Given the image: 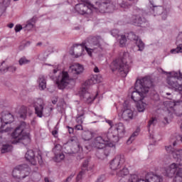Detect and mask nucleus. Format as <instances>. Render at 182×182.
Here are the masks:
<instances>
[{
  "mask_svg": "<svg viewBox=\"0 0 182 182\" xmlns=\"http://www.w3.org/2000/svg\"><path fill=\"white\" fill-rule=\"evenodd\" d=\"M15 31L16 32H19V31H21V29H22V26L21 25H16V26H15Z\"/></svg>",
  "mask_w": 182,
  "mask_h": 182,
  "instance_id": "obj_46",
  "label": "nucleus"
},
{
  "mask_svg": "<svg viewBox=\"0 0 182 182\" xmlns=\"http://www.w3.org/2000/svg\"><path fill=\"white\" fill-rule=\"evenodd\" d=\"M149 2H150V4H151V5H153V4H151V1H149Z\"/></svg>",
  "mask_w": 182,
  "mask_h": 182,
  "instance_id": "obj_61",
  "label": "nucleus"
},
{
  "mask_svg": "<svg viewBox=\"0 0 182 182\" xmlns=\"http://www.w3.org/2000/svg\"><path fill=\"white\" fill-rule=\"evenodd\" d=\"M83 116H85V112H82L81 114H77L76 117V122L78 124H82V123H83Z\"/></svg>",
  "mask_w": 182,
  "mask_h": 182,
  "instance_id": "obj_39",
  "label": "nucleus"
},
{
  "mask_svg": "<svg viewBox=\"0 0 182 182\" xmlns=\"http://www.w3.org/2000/svg\"><path fill=\"white\" fill-rule=\"evenodd\" d=\"M77 46H82V48H85L86 52L88 53L90 56H92V50H93V48H87V46H86L85 42H82L81 44H74L73 47L76 48Z\"/></svg>",
  "mask_w": 182,
  "mask_h": 182,
  "instance_id": "obj_31",
  "label": "nucleus"
},
{
  "mask_svg": "<svg viewBox=\"0 0 182 182\" xmlns=\"http://www.w3.org/2000/svg\"><path fill=\"white\" fill-rule=\"evenodd\" d=\"M93 143L96 149H105L106 146L110 147L109 144L112 143V137L109 136V132H107L102 136L95 137Z\"/></svg>",
  "mask_w": 182,
  "mask_h": 182,
  "instance_id": "obj_8",
  "label": "nucleus"
},
{
  "mask_svg": "<svg viewBox=\"0 0 182 182\" xmlns=\"http://www.w3.org/2000/svg\"><path fill=\"white\" fill-rule=\"evenodd\" d=\"M166 75H169L166 78V83L170 89L182 92V73L180 72H164Z\"/></svg>",
  "mask_w": 182,
  "mask_h": 182,
  "instance_id": "obj_6",
  "label": "nucleus"
},
{
  "mask_svg": "<svg viewBox=\"0 0 182 182\" xmlns=\"http://www.w3.org/2000/svg\"><path fill=\"white\" fill-rule=\"evenodd\" d=\"M130 63H133V60L130 54L127 52H124L122 56L113 61L112 72L118 70L123 77L127 76V73L130 72Z\"/></svg>",
  "mask_w": 182,
  "mask_h": 182,
  "instance_id": "obj_4",
  "label": "nucleus"
},
{
  "mask_svg": "<svg viewBox=\"0 0 182 182\" xmlns=\"http://www.w3.org/2000/svg\"><path fill=\"white\" fill-rule=\"evenodd\" d=\"M177 48L171 50V53H181L182 52V33H180L176 41Z\"/></svg>",
  "mask_w": 182,
  "mask_h": 182,
  "instance_id": "obj_28",
  "label": "nucleus"
},
{
  "mask_svg": "<svg viewBox=\"0 0 182 182\" xmlns=\"http://www.w3.org/2000/svg\"><path fill=\"white\" fill-rule=\"evenodd\" d=\"M127 174H129V169L127 168H123L117 173V176H118V177H124V176H127Z\"/></svg>",
  "mask_w": 182,
  "mask_h": 182,
  "instance_id": "obj_36",
  "label": "nucleus"
},
{
  "mask_svg": "<svg viewBox=\"0 0 182 182\" xmlns=\"http://www.w3.org/2000/svg\"><path fill=\"white\" fill-rule=\"evenodd\" d=\"M39 45H42V43H38L37 46H39Z\"/></svg>",
  "mask_w": 182,
  "mask_h": 182,
  "instance_id": "obj_58",
  "label": "nucleus"
},
{
  "mask_svg": "<svg viewBox=\"0 0 182 182\" xmlns=\"http://www.w3.org/2000/svg\"><path fill=\"white\" fill-rule=\"evenodd\" d=\"M157 123V119L152 117L148 122V127H151V126H155Z\"/></svg>",
  "mask_w": 182,
  "mask_h": 182,
  "instance_id": "obj_43",
  "label": "nucleus"
},
{
  "mask_svg": "<svg viewBox=\"0 0 182 182\" xmlns=\"http://www.w3.org/2000/svg\"><path fill=\"white\" fill-rule=\"evenodd\" d=\"M176 145H177V141H174L173 142V146L175 147V146H176Z\"/></svg>",
  "mask_w": 182,
  "mask_h": 182,
  "instance_id": "obj_56",
  "label": "nucleus"
},
{
  "mask_svg": "<svg viewBox=\"0 0 182 182\" xmlns=\"http://www.w3.org/2000/svg\"><path fill=\"white\" fill-rule=\"evenodd\" d=\"M44 181H45V182H50V181H49V178H44Z\"/></svg>",
  "mask_w": 182,
  "mask_h": 182,
  "instance_id": "obj_57",
  "label": "nucleus"
},
{
  "mask_svg": "<svg viewBox=\"0 0 182 182\" xmlns=\"http://www.w3.org/2000/svg\"><path fill=\"white\" fill-rule=\"evenodd\" d=\"M133 5V3H129V1H122L120 4L119 6L120 8H124V9H126L127 8H130Z\"/></svg>",
  "mask_w": 182,
  "mask_h": 182,
  "instance_id": "obj_41",
  "label": "nucleus"
},
{
  "mask_svg": "<svg viewBox=\"0 0 182 182\" xmlns=\"http://www.w3.org/2000/svg\"><path fill=\"white\" fill-rule=\"evenodd\" d=\"M102 3L96 1L95 4H92V11H99V12L105 13L106 11L110 12L112 9H114L113 4H110L112 0H103Z\"/></svg>",
  "mask_w": 182,
  "mask_h": 182,
  "instance_id": "obj_10",
  "label": "nucleus"
},
{
  "mask_svg": "<svg viewBox=\"0 0 182 182\" xmlns=\"http://www.w3.org/2000/svg\"><path fill=\"white\" fill-rule=\"evenodd\" d=\"M151 12H153L154 16L156 15H161L163 21H166L168 16L167 9L161 6H153V8H151Z\"/></svg>",
  "mask_w": 182,
  "mask_h": 182,
  "instance_id": "obj_17",
  "label": "nucleus"
},
{
  "mask_svg": "<svg viewBox=\"0 0 182 182\" xmlns=\"http://www.w3.org/2000/svg\"><path fill=\"white\" fill-rule=\"evenodd\" d=\"M100 156H103V154H102V153H100Z\"/></svg>",
  "mask_w": 182,
  "mask_h": 182,
  "instance_id": "obj_60",
  "label": "nucleus"
},
{
  "mask_svg": "<svg viewBox=\"0 0 182 182\" xmlns=\"http://www.w3.org/2000/svg\"><path fill=\"white\" fill-rule=\"evenodd\" d=\"M109 147L113 146H109L108 145H107L103 149H100V150L96 153L97 157H98V159H100V160L106 159V157H107V156L110 154V149H109Z\"/></svg>",
  "mask_w": 182,
  "mask_h": 182,
  "instance_id": "obj_23",
  "label": "nucleus"
},
{
  "mask_svg": "<svg viewBox=\"0 0 182 182\" xmlns=\"http://www.w3.org/2000/svg\"><path fill=\"white\" fill-rule=\"evenodd\" d=\"M25 158L27 161H29L33 166H36V163L38 161L40 165L43 164V160L42 159V155L38 154L36 157L35 156V152L33 150L30 149L27 151L25 155Z\"/></svg>",
  "mask_w": 182,
  "mask_h": 182,
  "instance_id": "obj_12",
  "label": "nucleus"
},
{
  "mask_svg": "<svg viewBox=\"0 0 182 182\" xmlns=\"http://www.w3.org/2000/svg\"><path fill=\"white\" fill-rule=\"evenodd\" d=\"M146 106H147V105L141 100L137 102L136 109L138 112H143L144 110H146Z\"/></svg>",
  "mask_w": 182,
  "mask_h": 182,
  "instance_id": "obj_33",
  "label": "nucleus"
},
{
  "mask_svg": "<svg viewBox=\"0 0 182 182\" xmlns=\"http://www.w3.org/2000/svg\"><path fill=\"white\" fill-rule=\"evenodd\" d=\"M14 122V116L11 114H7L4 115L2 118L0 117V127L1 129H3V127L5 126V124H9L10 123H12ZM2 132L0 130V132Z\"/></svg>",
  "mask_w": 182,
  "mask_h": 182,
  "instance_id": "obj_24",
  "label": "nucleus"
},
{
  "mask_svg": "<svg viewBox=\"0 0 182 182\" xmlns=\"http://www.w3.org/2000/svg\"><path fill=\"white\" fill-rule=\"evenodd\" d=\"M33 26H35V18H32L28 21L25 28L26 31H31V29H33Z\"/></svg>",
  "mask_w": 182,
  "mask_h": 182,
  "instance_id": "obj_34",
  "label": "nucleus"
},
{
  "mask_svg": "<svg viewBox=\"0 0 182 182\" xmlns=\"http://www.w3.org/2000/svg\"><path fill=\"white\" fill-rule=\"evenodd\" d=\"M8 27L10 28V29H12V28H14V23H11L8 25Z\"/></svg>",
  "mask_w": 182,
  "mask_h": 182,
  "instance_id": "obj_54",
  "label": "nucleus"
},
{
  "mask_svg": "<svg viewBox=\"0 0 182 182\" xmlns=\"http://www.w3.org/2000/svg\"><path fill=\"white\" fill-rule=\"evenodd\" d=\"M73 177H75V174L72 173L65 180L63 181V182H70L72 181V178H73Z\"/></svg>",
  "mask_w": 182,
  "mask_h": 182,
  "instance_id": "obj_45",
  "label": "nucleus"
},
{
  "mask_svg": "<svg viewBox=\"0 0 182 182\" xmlns=\"http://www.w3.org/2000/svg\"><path fill=\"white\" fill-rule=\"evenodd\" d=\"M114 33H116L117 35V33H119V31H117V30H112V34L113 35Z\"/></svg>",
  "mask_w": 182,
  "mask_h": 182,
  "instance_id": "obj_51",
  "label": "nucleus"
},
{
  "mask_svg": "<svg viewBox=\"0 0 182 182\" xmlns=\"http://www.w3.org/2000/svg\"><path fill=\"white\" fill-rule=\"evenodd\" d=\"M52 134H53V136H55V134H58V131H56V130L52 131Z\"/></svg>",
  "mask_w": 182,
  "mask_h": 182,
  "instance_id": "obj_55",
  "label": "nucleus"
},
{
  "mask_svg": "<svg viewBox=\"0 0 182 182\" xmlns=\"http://www.w3.org/2000/svg\"><path fill=\"white\" fill-rule=\"evenodd\" d=\"M57 72H58V70H53V73H56Z\"/></svg>",
  "mask_w": 182,
  "mask_h": 182,
  "instance_id": "obj_59",
  "label": "nucleus"
},
{
  "mask_svg": "<svg viewBox=\"0 0 182 182\" xmlns=\"http://www.w3.org/2000/svg\"><path fill=\"white\" fill-rule=\"evenodd\" d=\"M142 181L145 182H161L163 178L159 175H154V173H149L145 176V180L143 179Z\"/></svg>",
  "mask_w": 182,
  "mask_h": 182,
  "instance_id": "obj_25",
  "label": "nucleus"
},
{
  "mask_svg": "<svg viewBox=\"0 0 182 182\" xmlns=\"http://www.w3.org/2000/svg\"><path fill=\"white\" fill-rule=\"evenodd\" d=\"M80 96L81 100H83L85 103H92L96 99V97L92 96L89 92H87V88L82 87L80 91Z\"/></svg>",
  "mask_w": 182,
  "mask_h": 182,
  "instance_id": "obj_19",
  "label": "nucleus"
},
{
  "mask_svg": "<svg viewBox=\"0 0 182 182\" xmlns=\"http://www.w3.org/2000/svg\"><path fill=\"white\" fill-rule=\"evenodd\" d=\"M14 1H19V0H14Z\"/></svg>",
  "mask_w": 182,
  "mask_h": 182,
  "instance_id": "obj_62",
  "label": "nucleus"
},
{
  "mask_svg": "<svg viewBox=\"0 0 182 182\" xmlns=\"http://www.w3.org/2000/svg\"><path fill=\"white\" fill-rule=\"evenodd\" d=\"M103 41V38L100 36H91L87 38V42L91 45V46H96L97 48H100V42Z\"/></svg>",
  "mask_w": 182,
  "mask_h": 182,
  "instance_id": "obj_22",
  "label": "nucleus"
},
{
  "mask_svg": "<svg viewBox=\"0 0 182 182\" xmlns=\"http://www.w3.org/2000/svg\"><path fill=\"white\" fill-rule=\"evenodd\" d=\"M123 106L124 108L122 109L121 113L119 114V116H121L123 120H132V119H133V111L129 109L127 102H124Z\"/></svg>",
  "mask_w": 182,
  "mask_h": 182,
  "instance_id": "obj_18",
  "label": "nucleus"
},
{
  "mask_svg": "<svg viewBox=\"0 0 182 182\" xmlns=\"http://www.w3.org/2000/svg\"><path fill=\"white\" fill-rule=\"evenodd\" d=\"M75 146H76V147H77V151H80V149H82V146L80 145V144L77 143Z\"/></svg>",
  "mask_w": 182,
  "mask_h": 182,
  "instance_id": "obj_49",
  "label": "nucleus"
},
{
  "mask_svg": "<svg viewBox=\"0 0 182 182\" xmlns=\"http://www.w3.org/2000/svg\"><path fill=\"white\" fill-rule=\"evenodd\" d=\"M56 85L58 89H72L75 85V79L70 78L69 73L66 71H63L62 73L56 79Z\"/></svg>",
  "mask_w": 182,
  "mask_h": 182,
  "instance_id": "obj_7",
  "label": "nucleus"
},
{
  "mask_svg": "<svg viewBox=\"0 0 182 182\" xmlns=\"http://www.w3.org/2000/svg\"><path fill=\"white\" fill-rule=\"evenodd\" d=\"M166 150L168 153H171L173 159H176L177 163H173L166 168V176L167 177H173L176 174L173 182H182V168H178V166H182V149L174 151L173 146L169 145L166 146Z\"/></svg>",
  "mask_w": 182,
  "mask_h": 182,
  "instance_id": "obj_1",
  "label": "nucleus"
},
{
  "mask_svg": "<svg viewBox=\"0 0 182 182\" xmlns=\"http://www.w3.org/2000/svg\"><path fill=\"white\" fill-rule=\"evenodd\" d=\"M151 87H153V81L150 77H144L136 80L135 82L134 91L132 92L131 99L134 102H140L144 99V95L149 93Z\"/></svg>",
  "mask_w": 182,
  "mask_h": 182,
  "instance_id": "obj_2",
  "label": "nucleus"
},
{
  "mask_svg": "<svg viewBox=\"0 0 182 182\" xmlns=\"http://www.w3.org/2000/svg\"><path fill=\"white\" fill-rule=\"evenodd\" d=\"M93 137V134L90 131H85L82 133V138L85 141H89Z\"/></svg>",
  "mask_w": 182,
  "mask_h": 182,
  "instance_id": "obj_30",
  "label": "nucleus"
},
{
  "mask_svg": "<svg viewBox=\"0 0 182 182\" xmlns=\"http://www.w3.org/2000/svg\"><path fill=\"white\" fill-rule=\"evenodd\" d=\"M52 103H53V105H56V103H58V98H56L55 100H53L52 101Z\"/></svg>",
  "mask_w": 182,
  "mask_h": 182,
  "instance_id": "obj_52",
  "label": "nucleus"
},
{
  "mask_svg": "<svg viewBox=\"0 0 182 182\" xmlns=\"http://www.w3.org/2000/svg\"><path fill=\"white\" fill-rule=\"evenodd\" d=\"M146 20L144 18V11L138 10L136 14L132 16L130 18V23L135 26H141L143 23H146Z\"/></svg>",
  "mask_w": 182,
  "mask_h": 182,
  "instance_id": "obj_11",
  "label": "nucleus"
},
{
  "mask_svg": "<svg viewBox=\"0 0 182 182\" xmlns=\"http://www.w3.org/2000/svg\"><path fill=\"white\" fill-rule=\"evenodd\" d=\"M126 160L124 159V156L117 155L114 159L110 162L111 170H119L122 167V164H124Z\"/></svg>",
  "mask_w": 182,
  "mask_h": 182,
  "instance_id": "obj_15",
  "label": "nucleus"
},
{
  "mask_svg": "<svg viewBox=\"0 0 182 182\" xmlns=\"http://www.w3.org/2000/svg\"><path fill=\"white\" fill-rule=\"evenodd\" d=\"M26 113H28L26 107H23V112L20 114L21 119H26Z\"/></svg>",
  "mask_w": 182,
  "mask_h": 182,
  "instance_id": "obj_44",
  "label": "nucleus"
},
{
  "mask_svg": "<svg viewBox=\"0 0 182 182\" xmlns=\"http://www.w3.org/2000/svg\"><path fill=\"white\" fill-rule=\"evenodd\" d=\"M31 63V60H28L26 57H22L18 60V64L20 66H22L23 65H28Z\"/></svg>",
  "mask_w": 182,
  "mask_h": 182,
  "instance_id": "obj_38",
  "label": "nucleus"
},
{
  "mask_svg": "<svg viewBox=\"0 0 182 182\" xmlns=\"http://www.w3.org/2000/svg\"><path fill=\"white\" fill-rule=\"evenodd\" d=\"M172 106L175 107V109H177V107H178L179 114H182V101H176L174 102H171Z\"/></svg>",
  "mask_w": 182,
  "mask_h": 182,
  "instance_id": "obj_37",
  "label": "nucleus"
},
{
  "mask_svg": "<svg viewBox=\"0 0 182 182\" xmlns=\"http://www.w3.org/2000/svg\"><path fill=\"white\" fill-rule=\"evenodd\" d=\"M100 82H102V75H94L85 82V86H90V85H96V83H100Z\"/></svg>",
  "mask_w": 182,
  "mask_h": 182,
  "instance_id": "obj_26",
  "label": "nucleus"
},
{
  "mask_svg": "<svg viewBox=\"0 0 182 182\" xmlns=\"http://www.w3.org/2000/svg\"><path fill=\"white\" fill-rule=\"evenodd\" d=\"M94 72H95V73H99V68L95 67V68H94Z\"/></svg>",
  "mask_w": 182,
  "mask_h": 182,
  "instance_id": "obj_50",
  "label": "nucleus"
},
{
  "mask_svg": "<svg viewBox=\"0 0 182 182\" xmlns=\"http://www.w3.org/2000/svg\"><path fill=\"white\" fill-rule=\"evenodd\" d=\"M83 65L79 63H74L70 68V71L72 72L73 75H80V73H83Z\"/></svg>",
  "mask_w": 182,
  "mask_h": 182,
  "instance_id": "obj_27",
  "label": "nucleus"
},
{
  "mask_svg": "<svg viewBox=\"0 0 182 182\" xmlns=\"http://www.w3.org/2000/svg\"><path fill=\"white\" fill-rule=\"evenodd\" d=\"M38 82L40 90H45V89H46V79L45 78V76L40 75Z\"/></svg>",
  "mask_w": 182,
  "mask_h": 182,
  "instance_id": "obj_29",
  "label": "nucleus"
},
{
  "mask_svg": "<svg viewBox=\"0 0 182 182\" xmlns=\"http://www.w3.org/2000/svg\"><path fill=\"white\" fill-rule=\"evenodd\" d=\"M67 127L68 128V132L70 133V134H72V133H73V131H74L73 128L69 126H68Z\"/></svg>",
  "mask_w": 182,
  "mask_h": 182,
  "instance_id": "obj_48",
  "label": "nucleus"
},
{
  "mask_svg": "<svg viewBox=\"0 0 182 182\" xmlns=\"http://www.w3.org/2000/svg\"><path fill=\"white\" fill-rule=\"evenodd\" d=\"M164 120L165 122H164V123L166 124H168V119L167 117H164Z\"/></svg>",
  "mask_w": 182,
  "mask_h": 182,
  "instance_id": "obj_53",
  "label": "nucleus"
},
{
  "mask_svg": "<svg viewBox=\"0 0 182 182\" xmlns=\"http://www.w3.org/2000/svg\"><path fill=\"white\" fill-rule=\"evenodd\" d=\"M75 127L76 130H83V127L82 126V124H78L75 125Z\"/></svg>",
  "mask_w": 182,
  "mask_h": 182,
  "instance_id": "obj_47",
  "label": "nucleus"
},
{
  "mask_svg": "<svg viewBox=\"0 0 182 182\" xmlns=\"http://www.w3.org/2000/svg\"><path fill=\"white\" fill-rule=\"evenodd\" d=\"M16 66L10 65L4 69H0L1 73H6V72H11V73H15L16 72Z\"/></svg>",
  "mask_w": 182,
  "mask_h": 182,
  "instance_id": "obj_32",
  "label": "nucleus"
},
{
  "mask_svg": "<svg viewBox=\"0 0 182 182\" xmlns=\"http://www.w3.org/2000/svg\"><path fill=\"white\" fill-rule=\"evenodd\" d=\"M93 168H95V164L91 163L90 159L85 160L82 164V171L77 176V181L82 180V177L85 176V171H90Z\"/></svg>",
  "mask_w": 182,
  "mask_h": 182,
  "instance_id": "obj_14",
  "label": "nucleus"
},
{
  "mask_svg": "<svg viewBox=\"0 0 182 182\" xmlns=\"http://www.w3.org/2000/svg\"><path fill=\"white\" fill-rule=\"evenodd\" d=\"M137 136H139V132L136 131L131 135L129 139L127 140L128 144H132V141H134V139H136Z\"/></svg>",
  "mask_w": 182,
  "mask_h": 182,
  "instance_id": "obj_40",
  "label": "nucleus"
},
{
  "mask_svg": "<svg viewBox=\"0 0 182 182\" xmlns=\"http://www.w3.org/2000/svg\"><path fill=\"white\" fill-rule=\"evenodd\" d=\"M34 109L35 113L37 114L38 117H43V107L45 106V103L43 102V100L38 98L34 102Z\"/></svg>",
  "mask_w": 182,
  "mask_h": 182,
  "instance_id": "obj_20",
  "label": "nucleus"
},
{
  "mask_svg": "<svg viewBox=\"0 0 182 182\" xmlns=\"http://www.w3.org/2000/svg\"><path fill=\"white\" fill-rule=\"evenodd\" d=\"M12 176L18 180L26 178L29 176V166L27 164L19 165L13 170Z\"/></svg>",
  "mask_w": 182,
  "mask_h": 182,
  "instance_id": "obj_9",
  "label": "nucleus"
},
{
  "mask_svg": "<svg viewBox=\"0 0 182 182\" xmlns=\"http://www.w3.org/2000/svg\"><path fill=\"white\" fill-rule=\"evenodd\" d=\"M82 2L84 1V0H81Z\"/></svg>",
  "mask_w": 182,
  "mask_h": 182,
  "instance_id": "obj_63",
  "label": "nucleus"
},
{
  "mask_svg": "<svg viewBox=\"0 0 182 182\" xmlns=\"http://www.w3.org/2000/svg\"><path fill=\"white\" fill-rule=\"evenodd\" d=\"M53 152L55 154V160L58 163L65 159V154L62 152V146L60 144H56L53 149Z\"/></svg>",
  "mask_w": 182,
  "mask_h": 182,
  "instance_id": "obj_21",
  "label": "nucleus"
},
{
  "mask_svg": "<svg viewBox=\"0 0 182 182\" xmlns=\"http://www.w3.org/2000/svg\"><path fill=\"white\" fill-rule=\"evenodd\" d=\"M127 38L129 41H133L138 48V50L140 52L144 50V43L138 37L134 32H130L127 35Z\"/></svg>",
  "mask_w": 182,
  "mask_h": 182,
  "instance_id": "obj_16",
  "label": "nucleus"
},
{
  "mask_svg": "<svg viewBox=\"0 0 182 182\" xmlns=\"http://www.w3.org/2000/svg\"><path fill=\"white\" fill-rule=\"evenodd\" d=\"M12 150V145L4 144L1 147V151L2 154L9 153Z\"/></svg>",
  "mask_w": 182,
  "mask_h": 182,
  "instance_id": "obj_35",
  "label": "nucleus"
},
{
  "mask_svg": "<svg viewBox=\"0 0 182 182\" xmlns=\"http://www.w3.org/2000/svg\"><path fill=\"white\" fill-rule=\"evenodd\" d=\"M75 9L80 15H89L92 14V4L90 3H81L75 5Z\"/></svg>",
  "mask_w": 182,
  "mask_h": 182,
  "instance_id": "obj_13",
  "label": "nucleus"
},
{
  "mask_svg": "<svg viewBox=\"0 0 182 182\" xmlns=\"http://www.w3.org/2000/svg\"><path fill=\"white\" fill-rule=\"evenodd\" d=\"M127 42V38H126V36L122 35L121 38L119 39V43L121 46H124Z\"/></svg>",
  "mask_w": 182,
  "mask_h": 182,
  "instance_id": "obj_42",
  "label": "nucleus"
},
{
  "mask_svg": "<svg viewBox=\"0 0 182 182\" xmlns=\"http://www.w3.org/2000/svg\"><path fill=\"white\" fill-rule=\"evenodd\" d=\"M111 130L112 132H108V137H111L112 139V143L109 144V146L114 147L119 139H122L126 134V127L123 123L119 122L111 126Z\"/></svg>",
  "mask_w": 182,
  "mask_h": 182,
  "instance_id": "obj_5",
  "label": "nucleus"
},
{
  "mask_svg": "<svg viewBox=\"0 0 182 182\" xmlns=\"http://www.w3.org/2000/svg\"><path fill=\"white\" fill-rule=\"evenodd\" d=\"M12 144L21 143L24 146H28L31 143V135L29 134V125L23 122L11 133Z\"/></svg>",
  "mask_w": 182,
  "mask_h": 182,
  "instance_id": "obj_3",
  "label": "nucleus"
}]
</instances>
